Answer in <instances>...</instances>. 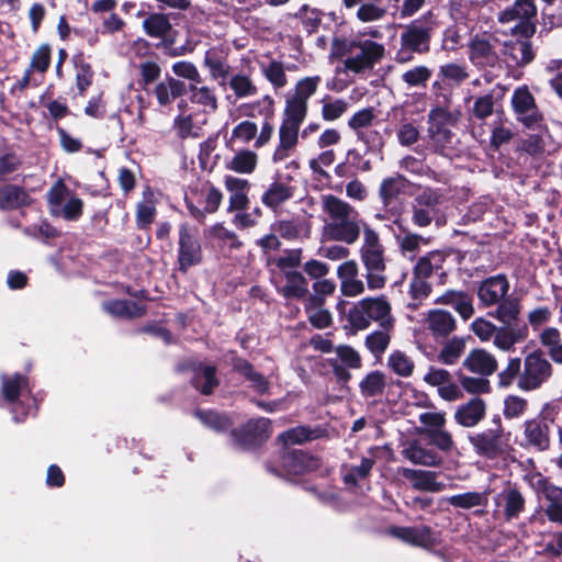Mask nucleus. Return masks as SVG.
Wrapping results in <instances>:
<instances>
[{
    "mask_svg": "<svg viewBox=\"0 0 562 562\" xmlns=\"http://www.w3.org/2000/svg\"><path fill=\"white\" fill-rule=\"evenodd\" d=\"M512 104L517 119L527 127L535 126L541 121L535 98L527 87H519L514 91Z\"/></svg>",
    "mask_w": 562,
    "mask_h": 562,
    "instance_id": "obj_17",
    "label": "nucleus"
},
{
    "mask_svg": "<svg viewBox=\"0 0 562 562\" xmlns=\"http://www.w3.org/2000/svg\"><path fill=\"white\" fill-rule=\"evenodd\" d=\"M443 202V194L439 189L424 188L413 200L412 223L417 227H427L432 222L437 226L442 224L440 206Z\"/></svg>",
    "mask_w": 562,
    "mask_h": 562,
    "instance_id": "obj_7",
    "label": "nucleus"
},
{
    "mask_svg": "<svg viewBox=\"0 0 562 562\" xmlns=\"http://www.w3.org/2000/svg\"><path fill=\"white\" fill-rule=\"evenodd\" d=\"M322 79L319 76L304 77L295 85L294 94L292 98L307 103L308 99L315 94Z\"/></svg>",
    "mask_w": 562,
    "mask_h": 562,
    "instance_id": "obj_60",
    "label": "nucleus"
},
{
    "mask_svg": "<svg viewBox=\"0 0 562 562\" xmlns=\"http://www.w3.org/2000/svg\"><path fill=\"white\" fill-rule=\"evenodd\" d=\"M521 371H522L521 359L518 357L510 358L508 360L506 368L504 370H502L497 375L498 385L501 387H508L515 381L518 382Z\"/></svg>",
    "mask_w": 562,
    "mask_h": 562,
    "instance_id": "obj_61",
    "label": "nucleus"
},
{
    "mask_svg": "<svg viewBox=\"0 0 562 562\" xmlns=\"http://www.w3.org/2000/svg\"><path fill=\"white\" fill-rule=\"evenodd\" d=\"M430 77L431 70L427 66L419 65L405 70L401 75V80L407 88H420L426 87Z\"/></svg>",
    "mask_w": 562,
    "mask_h": 562,
    "instance_id": "obj_53",
    "label": "nucleus"
},
{
    "mask_svg": "<svg viewBox=\"0 0 562 562\" xmlns=\"http://www.w3.org/2000/svg\"><path fill=\"white\" fill-rule=\"evenodd\" d=\"M190 101L201 108L202 112L211 114L218 109V98L213 87L200 86V83L189 85Z\"/></svg>",
    "mask_w": 562,
    "mask_h": 562,
    "instance_id": "obj_31",
    "label": "nucleus"
},
{
    "mask_svg": "<svg viewBox=\"0 0 562 562\" xmlns=\"http://www.w3.org/2000/svg\"><path fill=\"white\" fill-rule=\"evenodd\" d=\"M536 14L537 9L532 0H516L513 5L499 13L498 20L502 23H525L535 18Z\"/></svg>",
    "mask_w": 562,
    "mask_h": 562,
    "instance_id": "obj_33",
    "label": "nucleus"
},
{
    "mask_svg": "<svg viewBox=\"0 0 562 562\" xmlns=\"http://www.w3.org/2000/svg\"><path fill=\"white\" fill-rule=\"evenodd\" d=\"M401 473L415 490L437 493L446 488V484L437 480L436 472L403 468Z\"/></svg>",
    "mask_w": 562,
    "mask_h": 562,
    "instance_id": "obj_24",
    "label": "nucleus"
},
{
    "mask_svg": "<svg viewBox=\"0 0 562 562\" xmlns=\"http://www.w3.org/2000/svg\"><path fill=\"white\" fill-rule=\"evenodd\" d=\"M363 233L362 244L359 249L360 260L366 269L364 278L370 291H378L385 286V260L384 247L380 240L379 234L367 225L361 231Z\"/></svg>",
    "mask_w": 562,
    "mask_h": 562,
    "instance_id": "obj_6",
    "label": "nucleus"
},
{
    "mask_svg": "<svg viewBox=\"0 0 562 562\" xmlns=\"http://www.w3.org/2000/svg\"><path fill=\"white\" fill-rule=\"evenodd\" d=\"M409 184V181L400 173L384 178L378 191L383 206H390L400 195L405 194Z\"/></svg>",
    "mask_w": 562,
    "mask_h": 562,
    "instance_id": "obj_29",
    "label": "nucleus"
},
{
    "mask_svg": "<svg viewBox=\"0 0 562 562\" xmlns=\"http://www.w3.org/2000/svg\"><path fill=\"white\" fill-rule=\"evenodd\" d=\"M262 72L266 79L276 88L281 89L286 86L288 79L282 63L272 60L262 66Z\"/></svg>",
    "mask_w": 562,
    "mask_h": 562,
    "instance_id": "obj_62",
    "label": "nucleus"
},
{
    "mask_svg": "<svg viewBox=\"0 0 562 562\" xmlns=\"http://www.w3.org/2000/svg\"><path fill=\"white\" fill-rule=\"evenodd\" d=\"M280 470L270 464H267V470L280 477H283L301 475L306 472L315 471L321 465L318 458L297 449H285L280 456Z\"/></svg>",
    "mask_w": 562,
    "mask_h": 562,
    "instance_id": "obj_12",
    "label": "nucleus"
},
{
    "mask_svg": "<svg viewBox=\"0 0 562 562\" xmlns=\"http://www.w3.org/2000/svg\"><path fill=\"white\" fill-rule=\"evenodd\" d=\"M257 164L258 155L255 151L241 149L226 162V168L237 173L250 175L255 171Z\"/></svg>",
    "mask_w": 562,
    "mask_h": 562,
    "instance_id": "obj_41",
    "label": "nucleus"
},
{
    "mask_svg": "<svg viewBox=\"0 0 562 562\" xmlns=\"http://www.w3.org/2000/svg\"><path fill=\"white\" fill-rule=\"evenodd\" d=\"M145 33L154 38L165 37L171 30L169 18L164 13H151L143 21Z\"/></svg>",
    "mask_w": 562,
    "mask_h": 562,
    "instance_id": "obj_48",
    "label": "nucleus"
},
{
    "mask_svg": "<svg viewBox=\"0 0 562 562\" xmlns=\"http://www.w3.org/2000/svg\"><path fill=\"white\" fill-rule=\"evenodd\" d=\"M503 54L506 56V63L512 66H524L529 64L533 57L532 46L527 41H512L502 44Z\"/></svg>",
    "mask_w": 562,
    "mask_h": 562,
    "instance_id": "obj_32",
    "label": "nucleus"
},
{
    "mask_svg": "<svg viewBox=\"0 0 562 562\" xmlns=\"http://www.w3.org/2000/svg\"><path fill=\"white\" fill-rule=\"evenodd\" d=\"M1 382L2 396L9 403H15L20 395L31 393L27 379L21 374H14L11 378L2 375Z\"/></svg>",
    "mask_w": 562,
    "mask_h": 562,
    "instance_id": "obj_39",
    "label": "nucleus"
},
{
    "mask_svg": "<svg viewBox=\"0 0 562 562\" xmlns=\"http://www.w3.org/2000/svg\"><path fill=\"white\" fill-rule=\"evenodd\" d=\"M456 121L451 112L443 108L432 109L428 114V138L436 151H442L452 138L449 128Z\"/></svg>",
    "mask_w": 562,
    "mask_h": 562,
    "instance_id": "obj_14",
    "label": "nucleus"
},
{
    "mask_svg": "<svg viewBox=\"0 0 562 562\" xmlns=\"http://www.w3.org/2000/svg\"><path fill=\"white\" fill-rule=\"evenodd\" d=\"M463 350V340L454 337L446 342L438 355V359L445 364H453L461 357Z\"/></svg>",
    "mask_w": 562,
    "mask_h": 562,
    "instance_id": "obj_63",
    "label": "nucleus"
},
{
    "mask_svg": "<svg viewBox=\"0 0 562 562\" xmlns=\"http://www.w3.org/2000/svg\"><path fill=\"white\" fill-rule=\"evenodd\" d=\"M403 456L412 463L425 467H434L439 463V457L417 443H411L403 450Z\"/></svg>",
    "mask_w": 562,
    "mask_h": 562,
    "instance_id": "obj_49",
    "label": "nucleus"
},
{
    "mask_svg": "<svg viewBox=\"0 0 562 562\" xmlns=\"http://www.w3.org/2000/svg\"><path fill=\"white\" fill-rule=\"evenodd\" d=\"M494 516L506 522L517 519L525 512L526 501L522 493L508 484L494 497Z\"/></svg>",
    "mask_w": 562,
    "mask_h": 562,
    "instance_id": "obj_15",
    "label": "nucleus"
},
{
    "mask_svg": "<svg viewBox=\"0 0 562 562\" xmlns=\"http://www.w3.org/2000/svg\"><path fill=\"white\" fill-rule=\"evenodd\" d=\"M228 86L237 99L250 98L258 92L250 77L244 74L233 75L229 78Z\"/></svg>",
    "mask_w": 562,
    "mask_h": 562,
    "instance_id": "obj_52",
    "label": "nucleus"
},
{
    "mask_svg": "<svg viewBox=\"0 0 562 562\" xmlns=\"http://www.w3.org/2000/svg\"><path fill=\"white\" fill-rule=\"evenodd\" d=\"M386 367L401 378H409L414 373L415 362L406 352L393 350L387 358Z\"/></svg>",
    "mask_w": 562,
    "mask_h": 562,
    "instance_id": "obj_45",
    "label": "nucleus"
},
{
    "mask_svg": "<svg viewBox=\"0 0 562 562\" xmlns=\"http://www.w3.org/2000/svg\"><path fill=\"white\" fill-rule=\"evenodd\" d=\"M469 59L480 69L494 68L499 64L501 41L493 34L475 35L469 42Z\"/></svg>",
    "mask_w": 562,
    "mask_h": 562,
    "instance_id": "obj_10",
    "label": "nucleus"
},
{
    "mask_svg": "<svg viewBox=\"0 0 562 562\" xmlns=\"http://www.w3.org/2000/svg\"><path fill=\"white\" fill-rule=\"evenodd\" d=\"M234 369L243 374L251 384V387L260 393L265 394L269 390L268 380L259 372L255 371L252 366L245 359H236L234 361Z\"/></svg>",
    "mask_w": 562,
    "mask_h": 562,
    "instance_id": "obj_46",
    "label": "nucleus"
},
{
    "mask_svg": "<svg viewBox=\"0 0 562 562\" xmlns=\"http://www.w3.org/2000/svg\"><path fill=\"white\" fill-rule=\"evenodd\" d=\"M294 195V188L280 181L272 182L261 195L265 206L276 210Z\"/></svg>",
    "mask_w": 562,
    "mask_h": 562,
    "instance_id": "obj_36",
    "label": "nucleus"
},
{
    "mask_svg": "<svg viewBox=\"0 0 562 562\" xmlns=\"http://www.w3.org/2000/svg\"><path fill=\"white\" fill-rule=\"evenodd\" d=\"M32 202V196L23 187L4 184L0 188V210H18L31 205Z\"/></svg>",
    "mask_w": 562,
    "mask_h": 562,
    "instance_id": "obj_27",
    "label": "nucleus"
},
{
    "mask_svg": "<svg viewBox=\"0 0 562 562\" xmlns=\"http://www.w3.org/2000/svg\"><path fill=\"white\" fill-rule=\"evenodd\" d=\"M340 292L347 297H356L364 293L367 281L359 276V266L355 260H346L337 268Z\"/></svg>",
    "mask_w": 562,
    "mask_h": 562,
    "instance_id": "obj_18",
    "label": "nucleus"
},
{
    "mask_svg": "<svg viewBox=\"0 0 562 562\" xmlns=\"http://www.w3.org/2000/svg\"><path fill=\"white\" fill-rule=\"evenodd\" d=\"M334 49L337 55L345 57L344 66L346 70L353 74L372 70L385 54L383 44L360 35L349 40H335Z\"/></svg>",
    "mask_w": 562,
    "mask_h": 562,
    "instance_id": "obj_3",
    "label": "nucleus"
},
{
    "mask_svg": "<svg viewBox=\"0 0 562 562\" xmlns=\"http://www.w3.org/2000/svg\"><path fill=\"white\" fill-rule=\"evenodd\" d=\"M356 134L357 140L366 147V154L380 151L384 145L382 134L374 126L359 131Z\"/></svg>",
    "mask_w": 562,
    "mask_h": 562,
    "instance_id": "obj_58",
    "label": "nucleus"
},
{
    "mask_svg": "<svg viewBox=\"0 0 562 562\" xmlns=\"http://www.w3.org/2000/svg\"><path fill=\"white\" fill-rule=\"evenodd\" d=\"M385 386L384 374L380 371H372L360 382L361 393L367 397L381 394Z\"/></svg>",
    "mask_w": 562,
    "mask_h": 562,
    "instance_id": "obj_55",
    "label": "nucleus"
},
{
    "mask_svg": "<svg viewBox=\"0 0 562 562\" xmlns=\"http://www.w3.org/2000/svg\"><path fill=\"white\" fill-rule=\"evenodd\" d=\"M394 328H381L373 330L366 337V347L374 357H380L384 353L391 342V334Z\"/></svg>",
    "mask_w": 562,
    "mask_h": 562,
    "instance_id": "obj_50",
    "label": "nucleus"
},
{
    "mask_svg": "<svg viewBox=\"0 0 562 562\" xmlns=\"http://www.w3.org/2000/svg\"><path fill=\"white\" fill-rule=\"evenodd\" d=\"M347 321L356 331L369 328L371 323L379 324L381 328H394L395 325L391 303L384 295L368 296L356 302L347 313Z\"/></svg>",
    "mask_w": 562,
    "mask_h": 562,
    "instance_id": "obj_5",
    "label": "nucleus"
},
{
    "mask_svg": "<svg viewBox=\"0 0 562 562\" xmlns=\"http://www.w3.org/2000/svg\"><path fill=\"white\" fill-rule=\"evenodd\" d=\"M539 491L543 496V510L548 519L562 525V488L541 477L538 481Z\"/></svg>",
    "mask_w": 562,
    "mask_h": 562,
    "instance_id": "obj_20",
    "label": "nucleus"
},
{
    "mask_svg": "<svg viewBox=\"0 0 562 562\" xmlns=\"http://www.w3.org/2000/svg\"><path fill=\"white\" fill-rule=\"evenodd\" d=\"M437 304L451 305L463 319H469L474 314L471 296L463 291L449 290L435 301Z\"/></svg>",
    "mask_w": 562,
    "mask_h": 562,
    "instance_id": "obj_34",
    "label": "nucleus"
},
{
    "mask_svg": "<svg viewBox=\"0 0 562 562\" xmlns=\"http://www.w3.org/2000/svg\"><path fill=\"white\" fill-rule=\"evenodd\" d=\"M426 323L436 339L446 338L456 329V318L450 312L443 310L429 311Z\"/></svg>",
    "mask_w": 562,
    "mask_h": 562,
    "instance_id": "obj_30",
    "label": "nucleus"
},
{
    "mask_svg": "<svg viewBox=\"0 0 562 562\" xmlns=\"http://www.w3.org/2000/svg\"><path fill=\"white\" fill-rule=\"evenodd\" d=\"M204 66L210 71V77L217 81L220 86H224L228 79L231 67L223 52L216 47L207 49L203 58Z\"/></svg>",
    "mask_w": 562,
    "mask_h": 562,
    "instance_id": "obj_26",
    "label": "nucleus"
},
{
    "mask_svg": "<svg viewBox=\"0 0 562 562\" xmlns=\"http://www.w3.org/2000/svg\"><path fill=\"white\" fill-rule=\"evenodd\" d=\"M322 211L325 215L323 236L327 240L355 244L368 224L348 202L333 194L322 195Z\"/></svg>",
    "mask_w": 562,
    "mask_h": 562,
    "instance_id": "obj_2",
    "label": "nucleus"
},
{
    "mask_svg": "<svg viewBox=\"0 0 562 562\" xmlns=\"http://www.w3.org/2000/svg\"><path fill=\"white\" fill-rule=\"evenodd\" d=\"M446 256L443 252L430 251L426 256L419 258L414 268V273L426 279L432 273H439L440 277H443L446 274L443 271Z\"/></svg>",
    "mask_w": 562,
    "mask_h": 562,
    "instance_id": "obj_37",
    "label": "nucleus"
},
{
    "mask_svg": "<svg viewBox=\"0 0 562 562\" xmlns=\"http://www.w3.org/2000/svg\"><path fill=\"white\" fill-rule=\"evenodd\" d=\"M270 420L263 417L250 419L240 429L239 434L233 431L236 442L244 448H252L260 445L270 436Z\"/></svg>",
    "mask_w": 562,
    "mask_h": 562,
    "instance_id": "obj_19",
    "label": "nucleus"
},
{
    "mask_svg": "<svg viewBox=\"0 0 562 562\" xmlns=\"http://www.w3.org/2000/svg\"><path fill=\"white\" fill-rule=\"evenodd\" d=\"M225 188L229 192L228 211H244L248 205L249 182L234 176L225 177Z\"/></svg>",
    "mask_w": 562,
    "mask_h": 562,
    "instance_id": "obj_28",
    "label": "nucleus"
},
{
    "mask_svg": "<svg viewBox=\"0 0 562 562\" xmlns=\"http://www.w3.org/2000/svg\"><path fill=\"white\" fill-rule=\"evenodd\" d=\"M348 109L344 99H333L327 95L322 100V117L327 122L338 120Z\"/></svg>",
    "mask_w": 562,
    "mask_h": 562,
    "instance_id": "obj_56",
    "label": "nucleus"
},
{
    "mask_svg": "<svg viewBox=\"0 0 562 562\" xmlns=\"http://www.w3.org/2000/svg\"><path fill=\"white\" fill-rule=\"evenodd\" d=\"M285 284L281 292L286 299H302L308 292V283L303 274L299 271H286L284 274Z\"/></svg>",
    "mask_w": 562,
    "mask_h": 562,
    "instance_id": "obj_43",
    "label": "nucleus"
},
{
    "mask_svg": "<svg viewBox=\"0 0 562 562\" xmlns=\"http://www.w3.org/2000/svg\"><path fill=\"white\" fill-rule=\"evenodd\" d=\"M322 306V300L318 296H310L305 305L311 324L319 329L328 327L331 323L330 313Z\"/></svg>",
    "mask_w": 562,
    "mask_h": 562,
    "instance_id": "obj_47",
    "label": "nucleus"
},
{
    "mask_svg": "<svg viewBox=\"0 0 562 562\" xmlns=\"http://www.w3.org/2000/svg\"><path fill=\"white\" fill-rule=\"evenodd\" d=\"M509 281L505 274H496L481 281L477 286V299L483 307H491L504 304L509 291ZM509 300H512L509 297Z\"/></svg>",
    "mask_w": 562,
    "mask_h": 562,
    "instance_id": "obj_16",
    "label": "nucleus"
},
{
    "mask_svg": "<svg viewBox=\"0 0 562 562\" xmlns=\"http://www.w3.org/2000/svg\"><path fill=\"white\" fill-rule=\"evenodd\" d=\"M526 446L544 451L550 447V426L542 418H532L524 423Z\"/></svg>",
    "mask_w": 562,
    "mask_h": 562,
    "instance_id": "obj_22",
    "label": "nucleus"
},
{
    "mask_svg": "<svg viewBox=\"0 0 562 562\" xmlns=\"http://www.w3.org/2000/svg\"><path fill=\"white\" fill-rule=\"evenodd\" d=\"M374 463L375 461L372 458L363 457L359 465H351L346 470L344 482L348 485H356L359 480L369 475Z\"/></svg>",
    "mask_w": 562,
    "mask_h": 562,
    "instance_id": "obj_57",
    "label": "nucleus"
},
{
    "mask_svg": "<svg viewBox=\"0 0 562 562\" xmlns=\"http://www.w3.org/2000/svg\"><path fill=\"white\" fill-rule=\"evenodd\" d=\"M495 428H488L469 436V441L474 451L482 457L494 459L506 450V440L499 418L494 420Z\"/></svg>",
    "mask_w": 562,
    "mask_h": 562,
    "instance_id": "obj_13",
    "label": "nucleus"
},
{
    "mask_svg": "<svg viewBox=\"0 0 562 562\" xmlns=\"http://www.w3.org/2000/svg\"><path fill=\"white\" fill-rule=\"evenodd\" d=\"M103 310L120 318L139 317L145 313L143 306L130 300H113L103 303Z\"/></svg>",
    "mask_w": 562,
    "mask_h": 562,
    "instance_id": "obj_40",
    "label": "nucleus"
},
{
    "mask_svg": "<svg viewBox=\"0 0 562 562\" xmlns=\"http://www.w3.org/2000/svg\"><path fill=\"white\" fill-rule=\"evenodd\" d=\"M430 291L431 288L426 278H422L420 276L413 273V279L409 283V294L413 302H409L408 306L416 310L420 302L430 294Z\"/></svg>",
    "mask_w": 562,
    "mask_h": 562,
    "instance_id": "obj_54",
    "label": "nucleus"
},
{
    "mask_svg": "<svg viewBox=\"0 0 562 562\" xmlns=\"http://www.w3.org/2000/svg\"><path fill=\"white\" fill-rule=\"evenodd\" d=\"M485 412V402L480 397H474L465 404L458 406L454 412V420L463 427L471 428L484 418Z\"/></svg>",
    "mask_w": 562,
    "mask_h": 562,
    "instance_id": "obj_25",
    "label": "nucleus"
},
{
    "mask_svg": "<svg viewBox=\"0 0 562 562\" xmlns=\"http://www.w3.org/2000/svg\"><path fill=\"white\" fill-rule=\"evenodd\" d=\"M193 385L201 391L202 394L209 395L217 386L216 369L213 366L199 364L193 369Z\"/></svg>",
    "mask_w": 562,
    "mask_h": 562,
    "instance_id": "obj_42",
    "label": "nucleus"
},
{
    "mask_svg": "<svg viewBox=\"0 0 562 562\" xmlns=\"http://www.w3.org/2000/svg\"><path fill=\"white\" fill-rule=\"evenodd\" d=\"M437 26L438 16L434 11L425 12L406 25L400 35V48L395 54V60L400 64H407L414 59L415 54L427 53L431 33Z\"/></svg>",
    "mask_w": 562,
    "mask_h": 562,
    "instance_id": "obj_4",
    "label": "nucleus"
},
{
    "mask_svg": "<svg viewBox=\"0 0 562 562\" xmlns=\"http://www.w3.org/2000/svg\"><path fill=\"white\" fill-rule=\"evenodd\" d=\"M552 375V364L539 351H532L524 358L522 371L519 375L518 389L525 392L538 390Z\"/></svg>",
    "mask_w": 562,
    "mask_h": 562,
    "instance_id": "obj_8",
    "label": "nucleus"
},
{
    "mask_svg": "<svg viewBox=\"0 0 562 562\" xmlns=\"http://www.w3.org/2000/svg\"><path fill=\"white\" fill-rule=\"evenodd\" d=\"M195 416L207 427L215 431H225L232 425L231 419L213 411H196Z\"/></svg>",
    "mask_w": 562,
    "mask_h": 562,
    "instance_id": "obj_59",
    "label": "nucleus"
},
{
    "mask_svg": "<svg viewBox=\"0 0 562 562\" xmlns=\"http://www.w3.org/2000/svg\"><path fill=\"white\" fill-rule=\"evenodd\" d=\"M184 92V82L170 76H167L162 81L158 82L154 90L157 101L161 106L170 104Z\"/></svg>",
    "mask_w": 562,
    "mask_h": 562,
    "instance_id": "obj_35",
    "label": "nucleus"
},
{
    "mask_svg": "<svg viewBox=\"0 0 562 562\" xmlns=\"http://www.w3.org/2000/svg\"><path fill=\"white\" fill-rule=\"evenodd\" d=\"M463 366L470 372L482 376H490L496 372L498 363L492 352L476 348L469 352L463 361Z\"/></svg>",
    "mask_w": 562,
    "mask_h": 562,
    "instance_id": "obj_23",
    "label": "nucleus"
},
{
    "mask_svg": "<svg viewBox=\"0 0 562 562\" xmlns=\"http://www.w3.org/2000/svg\"><path fill=\"white\" fill-rule=\"evenodd\" d=\"M202 257V246L198 227L182 223L179 226L178 238L179 270L187 272L189 268L201 263Z\"/></svg>",
    "mask_w": 562,
    "mask_h": 562,
    "instance_id": "obj_11",
    "label": "nucleus"
},
{
    "mask_svg": "<svg viewBox=\"0 0 562 562\" xmlns=\"http://www.w3.org/2000/svg\"><path fill=\"white\" fill-rule=\"evenodd\" d=\"M47 202L54 216L67 221H77L83 209V202L67 186L58 180L47 192Z\"/></svg>",
    "mask_w": 562,
    "mask_h": 562,
    "instance_id": "obj_9",
    "label": "nucleus"
},
{
    "mask_svg": "<svg viewBox=\"0 0 562 562\" xmlns=\"http://www.w3.org/2000/svg\"><path fill=\"white\" fill-rule=\"evenodd\" d=\"M540 344L547 348L548 355L555 363H562L561 333L555 327H546L539 334Z\"/></svg>",
    "mask_w": 562,
    "mask_h": 562,
    "instance_id": "obj_44",
    "label": "nucleus"
},
{
    "mask_svg": "<svg viewBox=\"0 0 562 562\" xmlns=\"http://www.w3.org/2000/svg\"><path fill=\"white\" fill-rule=\"evenodd\" d=\"M442 502L459 509H472L485 506L487 503V493L470 491L461 494L443 497Z\"/></svg>",
    "mask_w": 562,
    "mask_h": 562,
    "instance_id": "obj_38",
    "label": "nucleus"
},
{
    "mask_svg": "<svg viewBox=\"0 0 562 562\" xmlns=\"http://www.w3.org/2000/svg\"><path fill=\"white\" fill-rule=\"evenodd\" d=\"M520 313L521 306L518 300H508L488 313L502 324L501 326H496L485 317H477L471 323L470 329L480 341H492L496 349L510 352L515 350L517 344L525 341L529 336L527 324L520 321Z\"/></svg>",
    "mask_w": 562,
    "mask_h": 562,
    "instance_id": "obj_1",
    "label": "nucleus"
},
{
    "mask_svg": "<svg viewBox=\"0 0 562 562\" xmlns=\"http://www.w3.org/2000/svg\"><path fill=\"white\" fill-rule=\"evenodd\" d=\"M307 115V103L289 97L285 101V108L282 122L301 127Z\"/></svg>",
    "mask_w": 562,
    "mask_h": 562,
    "instance_id": "obj_51",
    "label": "nucleus"
},
{
    "mask_svg": "<svg viewBox=\"0 0 562 562\" xmlns=\"http://www.w3.org/2000/svg\"><path fill=\"white\" fill-rule=\"evenodd\" d=\"M391 535L413 546L431 548L437 543L435 532L428 526L394 527Z\"/></svg>",
    "mask_w": 562,
    "mask_h": 562,
    "instance_id": "obj_21",
    "label": "nucleus"
},
{
    "mask_svg": "<svg viewBox=\"0 0 562 562\" xmlns=\"http://www.w3.org/2000/svg\"><path fill=\"white\" fill-rule=\"evenodd\" d=\"M258 134V126L255 122L245 120L238 123L232 131V140H237L241 144H249L256 140Z\"/></svg>",
    "mask_w": 562,
    "mask_h": 562,
    "instance_id": "obj_64",
    "label": "nucleus"
}]
</instances>
